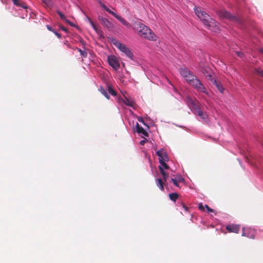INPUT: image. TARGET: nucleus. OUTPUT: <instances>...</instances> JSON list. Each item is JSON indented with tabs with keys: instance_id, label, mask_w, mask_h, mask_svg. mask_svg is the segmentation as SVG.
Segmentation results:
<instances>
[{
	"instance_id": "obj_34",
	"label": "nucleus",
	"mask_w": 263,
	"mask_h": 263,
	"mask_svg": "<svg viewBox=\"0 0 263 263\" xmlns=\"http://www.w3.org/2000/svg\"><path fill=\"white\" fill-rule=\"evenodd\" d=\"M236 54L238 57H239L240 58H242V56L243 55V53L240 51H237Z\"/></svg>"
},
{
	"instance_id": "obj_40",
	"label": "nucleus",
	"mask_w": 263,
	"mask_h": 263,
	"mask_svg": "<svg viewBox=\"0 0 263 263\" xmlns=\"http://www.w3.org/2000/svg\"><path fill=\"white\" fill-rule=\"evenodd\" d=\"M68 24H69L70 26H73L74 25L73 23H71L70 21H69V23H67Z\"/></svg>"
},
{
	"instance_id": "obj_26",
	"label": "nucleus",
	"mask_w": 263,
	"mask_h": 263,
	"mask_svg": "<svg viewBox=\"0 0 263 263\" xmlns=\"http://www.w3.org/2000/svg\"><path fill=\"white\" fill-rule=\"evenodd\" d=\"M166 161H163L161 160V162H160V165L159 166H161L162 167H163V170L166 169L168 170L169 169L170 167L169 166L165 163Z\"/></svg>"
},
{
	"instance_id": "obj_33",
	"label": "nucleus",
	"mask_w": 263,
	"mask_h": 263,
	"mask_svg": "<svg viewBox=\"0 0 263 263\" xmlns=\"http://www.w3.org/2000/svg\"><path fill=\"white\" fill-rule=\"evenodd\" d=\"M204 208H205L204 205L203 206L201 203H200L198 204V208L201 211H204Z\"/></svg>"
},
{
	"instance_id": "obj_27",
	"label": "nucleus",
	"mask_w": 263,
	"mask_h": 263,
	"mask_svg": "<svg viewBox=\"0 0 263 263\" xmlns=\"http://www.w3.org/2000/svg\"><path fill=\"white\" fill-rule=\"evenodd\" d=\"M254 71L256 74L263 77V69L261 68H256L255 69Z\"/></svg>"
},
{
	"instance_id": "obj_12",
	"label": "nucleus",
	"mask_w": 263,
	"mask_h": 263,
	"mask_svg": "<svg viewBox=\"0 0 263 263\" xmlns=\"http://www.w3.org/2000/svg\"><path fill=\"white\" fill-rule=\"evenodd\" d=\"M156 183L161 191H164V185L166 184V182H164L161 178H158L156 179Z\"/></svg>"
},
{
	"instance_id": "obj_23",
	"label": "nucleus",
	"mask_w": 263,
	"mask_h": 263,
	"mask_svg": "<svg viewBox=\"0 0 263 263\" xmlns=\"http://www.w3.org/2000/svg\"><path fill=\"white\" fill-rule=\"evenodd\" d=\"M56 12L59 14V15L62 20L65 21L67 23H69V21L66 19L65 16L60 11L57 10Z\"/></svg>"
},
{
	"instance_id": "obj_18",
	"label": "nucleus",
	"mask_w": 263,
	"mask_h": 263,
	"mask_svg": "<svg viewBox=\"0 0 263 263\" xmlns=\"http://www.w3.org/2000/svg\"><path fill=\"white\" fill-rule=\"evenodd\" d=\"M171 181L175 186L179 187V182H183L184 179L181 177H178L177 178H171Z\"/></svg>"
},
{
	"instance_id": "obj_36",
	"label": "nucleus",
	"mask_w": 263,
	"mask_h": 263,
	"mask_svg": "<svg viewBox=\"0 0 263 263\" xmlns=\"http://www.w3.org/2000/svg\"><path fill=\"white\" fill-rule=\"evenodd\" d=\"M53 33L55 34V35L59 38V39H60L61 37V35L60 33H59L58 32H56L55 30L53 32Z\"/></svg>"
},
{
	"instance_id": "obj_44",
	"label": "nucleus",
	"mask_w": 263,
	"mask_h": 263,
	"mask_svg": "<svg viewBox=\"0 0 263 263\" xmlns=\"http://www.w3.org/2000/svg\"><path fill=\"white\" fill-rule=\"evenodd\" d=\"M242 236H246L245 232H243L242 234Z\"/></svg>"
},
{
	"instance_id": "obj_14",
	"label": "nucleus",
	"mask_w": 263,
	"mask_h": 263,
	"mask_svg": "<svg viewBox=\"0 0 263 263\" xmlns=\"http://www.w3.org/2000/svg\"><path fill=\"white\" fill-rule=\"evenodd\" d=\"M213 84L216 87L218 90L221 92L223 93L224 90V88L222 86L221 83L219 81H217L215 79H213V81H211Z\"/></svg>"
},
{
	"instance_id": "obj_32",
	"label": "nucleus",
	"mask_w": 263,
	"mask_h": 263,
	"mask_svg": "<svg viewBox=\"0 0 263 263\" xmlns=\"http://www.w3.org/2000/svg\"><path fill=\"white\" fill-rule=\"evenodd\" d=\"M205 208L206 209L208 212H213L214 210L210 208L208 205H204Z\"/></svg>"
},
{
	"instance_id": "obj_7",
	"label": "nucleus",
	"mask_w": 263,
	"mask_h": 263,
	"mask_svg": "<svg viewBox=\"0 0 263 263\" xmlns=\"http://www.w3.org/2000/svg\"><path fill=\"white\" fill-rule=\"evenodd\" d=\"M179 72L180 75L185 79L188 83L196 77L192 72L185 67L180 68L179 69Z\"/></svg>"
},
{
	"instance_id": "obj_39",
	"label": "nucleus",
	"mask_w": 263,
	"mask_h": 263,
	"mask_svg": "<svg viewBox=\"0 0 263 263\" xmlns=\"http://www.w3.org/2000/svg\"><path fill=\"white\" fill-rule=\"evenodd\" d=\"M68 24H69L70 26H73L74 25L73 23H71L70 21H69V23H67Z\"/></svg>"
},
{
	"instance_id": "obj_43",
	"label": "nucleus",
	"mask_w": 263,
	"mask_h": 263,
	"mask_svg": "<svg viewBox=\"0 0 263 263\" xmlns=\"http://www.w3.org/2000/svg\"><path fill=\"white\" fill-rule=\"evenodd\" d=\"M166 80H167V81H168V82L170 84H171V82L170 81V80H169L167 78H166Z\"/></svg>"
},
{
	"instance_id": "obj_29",
	"label": "nucleus",
	"mask_w": 263,
	"mask_h": 263,
	"mask_svg": "<svg viewBox=\"0 0 263 263\" xmlns=\"http://www.w3.org/2000/svg\"><path fill=\"white\" fill-rule=\"evenodd\" d=\"M166 152L163 149H160L156 152L157 155L159 157H161L162 155L164 154Z\"/></svg>"
},
{
	"instance_id": "obj_21",
	"label": "nucleus",
	"mask_w": 263,
	"mask_h": 263,
	"mask_svg": "<svg viewBox=\"0 0 263 263\" xmlns=\"http://www.w3.org/2000/svg\"><path fill=\"white\" fill-rule=\"evenodd\" d=\"M42 1L48 8H51L53 6V3L51 0H42Z\"/></svg>"
},
{
	"instance_id": "obj_28",
	"label": "nucleus",
	"mask_w": 263,
	"mask_h": 263,
	"mask_svg": "<svg viewBox=\"0 0 263 263\" xmlns=\"http://www.w3.org/2000/svg\"><path fill=\"white\" fill-rule=\"evenodd\" d=\"M100 91L101 93L107 99H109V95L108 94L107 92L102 88L100 89Z\"/></svg>"
},
{
	"instance_id": "obj_5",
	"label": "nucleus",
	"mask_w": 263,
	"mask_h": 263,
	"mask_svg": "<svg viewBox=\"0 0 263 263\" xmlns=\"http://www.w3.org/2000/svg\"><path fill=\"white\" fill-rule=\"evenodd\" d=\"M99 4L102 8H103L106 11L108 12L109 13L112 15L115 16L117 20H118L123 25L126 26L127 28H130L131 27V25L124 18H122L121 16L118 14H117L112 11L110 10L109 8H108L103 3L101 2H99Z\"/></svg>"
},
{
	"instance_id": "obj_35",
	"label": "nucleus",
	"mask_w": 263,
	"mask_h": 263,
	"mask_svg": "<svg viewBox=\"0 0 263 263\" xmlns=\"http://www.w3.org/2000/svg\"><path fill=\"white\" fill-rule=\"evenodd\" d=\"M46 27L48 29V30L50 31H52V32H54V30L52 28V27L51 26H50L49 25H47L46 26Z\"/></svg>"
},
{
	"instance_id": "obj_16",
	"label": "nucleus",
	"mask_w": 263,
	"mask_h": 263,
	"mask_svg": "<svg viewBox=\"0 0 263 263\" xmlns=\"http://www.w3.org/2000/svg\"><path fill=\"white\" fill-rule=\"evenodd\" d=\"M210 69L209 68H205L203 70V74L204 76L208 78V79L211 81H213V80L214 78H213L212 76L211 75Z\"/></svg>"
},
{
	"instance_id": "obj_25",
	"label": "nucleus",
	"mask_w": 263,
	"mask_h": 263,
	"mask_svg": "<svg viewBox=\"0 0 263 263\" xmlns=\"http://www.w3.org/2000/svg\"><path fill=\"white\" fill-rule=\"evenodd\" d=\"M89 21L91 24V26L93 28V29L96 31V32L98 33L100 30L98 29L97 26L93 22H92L90 19H89Z\"/></svg>"
},
{
	"instance_id": "obj_10",
	"label": "nucleus",
	"mask_w": 263,
	"mask_h": 263,
	"mask_svg": "<svg viewBox=\"0 0 263 263\" xmlns=\"http://www.w3.org/2000/svg\"><path fill=\"white\" fill-rule=\"evenodd\" d=\"M99 20L102 24L108 29H112L113 28L112 24L107 18L102 16H99Z\"/></svg>"
},
{
	"instance_id": "obj_20",
	"label": "nucleus",
	"mask_w": 263,
	"mask_h": 263,
	"mask_svg": "<svg viewBox=\"0 0 263 263\" xmlns=\"http://www.w3.org/2000/svg\"><path fill=\"white\" fill-rule=\"evenodd\" d=\"M169 197L171 200L176 201L178 198V194L176 193H171L169 194Z\"/></svg>"
},
{
	"instance_id": "obj_42",
	"label": "nucleus",
	"mask_w": 263,
	"mask_h": 263,
	"mask_svg": "<svg viewBox=\"0 0 263 263\" xmlns=\"http://www.w3.org/2000/svg\"><path fill=\"white\" fill-rule=\"evenodd\" d=\"M259 52H260L263 54V48H260L259 49Z\"/></svg>"
},
{
	"instance_id": "obj_15",
	"label": "nucleus",
	"mask_w": 263,
	"mask_h": 263,
	"mask_svg": "<svg viewBox=\"0 0 263 263\" xmlns=\"http://www.w3.org/2000/svg\"><path fill=\"white\" fill-rule=\"evenodd\" d=\"M158 168L163 178L162 179L164 180V182H167V179H168L169 176L168 174L164 171V170H163V167H162L161 166H159Z\"/></svg>"
},
{
	"instance_id": "obj_37",
	"label": "nucleus",
	"mask_w": 263,
	"mask_h": 263,
	"mask_svg": "<svg viewBox=\"0 0 263 263\" xmlns=\"http://www.w3.org/2000/svg\"><path fill=\"white\" fill-rule=\"evenodd\" d=\"M145 142V140H141L140 142V144L142 145H143L144 144Z\"/></svg>"
},
{
	"instance_id": "obj_11",
	"label": "nucleus",
	"mask_w": 263,
	"mask_h": 263,
	"mask_svg": "<svg viewBox=\"0 0 263 263\" xmlns=\"http://www.w3.org/2000/svg\"><path fill=\"white\" fill-rule=\"evenodd\" d=\"M187 101L189 107L193 109L195 112L197 111L198 109H200L198 105L196 104L191 98H188Z\"/></svg>"
},
{
	"instance_id": "obj_17",
	"label": "nucleus",
	"mask_w": 263,
	"mask_h": 263,
	"mask_svg": "<svg viewBox=\"0 0 263 263\" xmlns=\"http://www.w3.org/2000/svg\"><path fill=\"white\" fill-rule=\"evenodd\" d=\"M122 102L126 105L130 106L133 108H135L136 104L134 102L129 100L126 97H125L124 99L122 100Z\"/></svg>"
},
{
	"instance_id": "obj_41",
	"label": "nucleus",
	"mask_w": 263,
	"mask_h": 263,
	"mask_svg": "<svg viewBox=\"0 0 263 263\" xmlns=\"http://www.w3.org/2000/svg\"><path fill=\"white\" fill-rule=\"evenodd\" d=\"M183 208L184 209L185 211L187 210V207L185 206V205H183Z\"/></svg>"
},
{
	"instance_id": "obj_4",
	"label": "nucleus",
	"mask_w": 263,
	"mask_h": 263,
	"mask_svg": "<svg viewBox=\"0 0 263 263\" xmlns=\"http://www.w3.org/2000/svg\"><path fill=\"white\" fill-rule=\"evenodd\" d=\"M112 43L117 48H118L121 52L124 53L128 58L131 60L133 59L134 54L128 47L116 40H114Z\"/></svg>"
},
{
	"instance_id": "obj_9",
	"label": "nucleus",
	"mask_w": 263,
	"mask_h": 263,
	"mask_svg": "<svg viewBox=\"0 0 263 263\" xmlns=\"http://www.w3.org/2000/svg\"><path fill=\"white\" fill-rule=\"evenodd\" d=\"M226 229L229 233H238L240 230V226L239 225L230 224L226 226Z\"/></svg>"
},
{
	"instance_id": "obj_6",
	"label": "nucleus",
	"mask_w": 263,
	"mask_h": 263,
	"mask_svg": "<svg viewBox=\"0 0 263 263\" xmlns=\"http://www.w3.org/2000/svg\"><path fill=\"white\" fill-rule=\"evenodd\" d=\"M217 14L220 17L228 19L232 22H239L240 20L235 15L231 14L224 9H222L217 12Z\"/></svg>"
},
{
	"instance_id": "obj_1",
	"label": "nucleus",
	"mask_w": 263,
	"mask_h": 263,
	"mask_svg": "<svg viewBox=\"0 0 263 263\" xmlns=\"http://www.w3.org/2000/svg\"><path fill=\"white\" fill-rule=\"evenodd\" d=\"M194 10L196 15L209 29L214 32L219 30L218 23L212 18L208 13L201 8L195 7Z\"/></svg>"
},
{
	"instance_id": "obj_19",
	"label": "nucleus",
	"mask_w": 263,
	"mask_h": 263,
	"mask_svg": "<svg viewBox=\"0 0 263 263\" xmlns=\"http://www.w3.org/2000/svg\"><path fill=\"white\" fill-rule=\"evenodd\" d=\"M195 114H197L198 116L200 117L203 119H205L207 118L206 115L203 114V111L200 109H198L197 111L195 112Z\"/></svg>"
},
{
	"instance_id": "obj_13",
	"label": "nucleus",
	"mask_w": 263,
	"mask_h": 263,
	"mask_svg": "<svg viewBox=\"0 0 263 263\" xmlns=\"http://www.w3.org/2000/svg\"><path fill=\"white\" fill-rule=\"evenodd\" d=\"M136 127V131L138 134H141L146 137L148 136V133L138 123H137Z\"/></svg>"
},
{
	"instance_id": "obj_30",
	"label": "nucleus",
	"mask_w": 263,
	"mask_h": 263,
	"mask_svg": "<svg viewBox=\"0 0 263 263\" xmlns=\"http://www.w3.org/2000/svg\"><path fill=\"white\" fill-rule=\"evenodd\" d=\"M78 50L80 52L81 55L83 58H86L87 56V52L86 51L82 50H81L80 49H78Z\"/></svg>"
},
{
	"instance_id": "obj_8",
	"label": "nucleus",
	"mask_w": 263,
	"mask_h": 263,
	"mask_svg": "<svg viewBox=\"0 0 263 263\" xmlns=\"http://www.w3.org/2000/svg\"><path fill=\"white\" fill-rule=\"evenodd\" d=\"M108 62L110 66L114 69L117 70L120 68V64L117 58L114 55H110L108 57Z\"/></svg>"
},
{
	"instance_id": "obj_22",
	"label": "nucleus",
	"mask_w": 263,
	"mask_h": 263,
	"mask_svg": "<svg viewBox=\"0 0 263 263\" xmlns=\"http://www.w3.org/2000/svg\"><path fill=\"white\" fill-rule=\"evenodd\" d=\"M161 160L163 161H167L168 160V158L166 153L162 155V156L159 158V161L161 162Z\"/></svg>"
},
{
	"instance_id": "obj_38",
	"label": "nucleus",
	"mask_w": 263,
	"mask_h": 263,
	"mask_svg": "<svg viewBox=\"0 0 263 263\" xmlns=\"http://www.w3.org/2000/svg\"><path fill=\"white\" fill-rule=\"evenodd\" d=\"M138 121L139 122H142L143 123H144V121H143V119L141 118H138Z\"/></svg>"
},
{
	"instance_id": "obj_2",
	"label": "nucleus",
	"mask_w": 263,
	"mask_h": 263,
	"mask_svg": "<svg viewBox=\"0 0 263 263\" xmlns=\"http://www.w3.org/2000/svg\"><path fill=\"white\" fill-rule=\"evenodd\" d=\"M133 29L142 38L149 41H156L157 40V36L154 32L148 27L140 22L133 24Z\"/></svg>"
},
{
	"instance_id": "obj_31",
	"label": "nucleus",
	"mask_w": 263,
	"mask_h": 263,
	"mask_svg": "<svg viewBox=\"0 0 263 263\" xmlns=\"http://www.w3.org/2000/svg\"><path fill=\"white\" fill-rule=\"evenodd\" d=\"M108 90L109 91V93L111 94L112 96H116V91L115 90H114L110 86H109L108 87Z\"/></svg>"
},
{
	"instance_id": "obj_3",
	"label": "nucleus",
	"mask_w": 263,
	"mask_h": 263,
	"mask_svg": "<svg viewBox=\"0 0 263 263\" xmlns=\"http://www.w3.org/2000/svg\"><path fill=\"white\" fill-rule=\"evenodd\" d=\"M189 84L192 86L197 91H201L208 95V92L206 91L205 87L196 76L189 83Z\"/></svg>"
},
{
	"instance_id": "obj_24",
	"label": "nucleus",
	"mask_w": 263,
	"mask_h": 263,
	"mask_svg": "<svg viewBox=\"0 0 263 263\" xmlns=\"http://www.w3.org/2000/svg\"><path fill=\"white\" fill-rule=\"evenodd\" d=\"M13 4L17 6H19V7H23V8H26V6H25L23 4H22V2L21 1H20L19 0H12Z\"/></svg>"
}]
</instances>
